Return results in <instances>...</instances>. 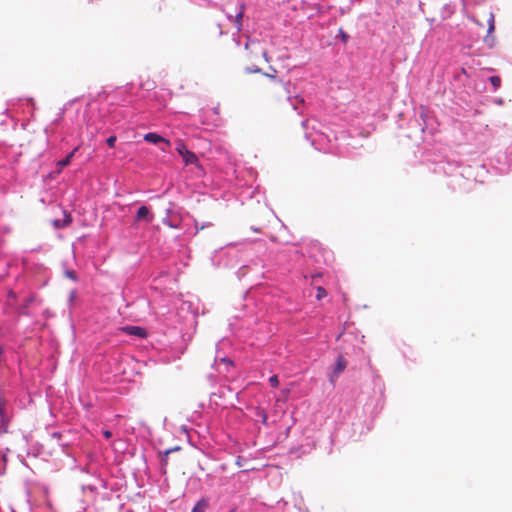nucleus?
<instances>
[{
    "label": "nucleus",
    "mask_w": 512,
    "mask_h": 512,
    "mask_svg": "<svg viewBox=\"0 0 512 512\" xmlns=\"http://www.w3.org/2000/svg\"><path fill=\"white\" fill-rule=\"evenodd\" d=\"M120 331L127 335L136 336L138 338H146L147 332L140 326H124L120 328Z\"/></svg>",
    "instance_id": "5"
},
{
    "label": "nucleus",
    "mask_w": 512,
    "mask_h": 512,
    "mask_svg": "<svg viewBox=\"0 0 512 512\" xmlns=\"http://www.w3.org/2000/svg\"><path fill=\"white\" fill-rule=\"evenodd\" d=\"M264 75L271 79V85L269 86L267 91L268 98L273 103L289 101L290 92L287 88V85L282 80L277 79V77L275 75H272V73H265Z\"/></svg>",
    "instance_id": "1"
},
{
    "label": "nucleus",
    "mask_w": 512,
    "mask_h": 512,
    "mask_svg": "<svg viewBox=\"0 0 512 512\" xmlns=\"http://www.w3.org/2000/svg\"><path fill=\"white\" fill-rule=\"evenodd\" d=\"M144 140L149 143L157 144L164 143L167 147L171 146V142L168 139L163 138L159 134L156 133H147L144 135Z\"/></svg>",
    "instance_id": "6"
},
{
    "label": "nucleus",
    "mask_w": 512,
    "mask_h": 512,
    "mask_svg": "<svg viewBox=\"0 0 512 512\" xmlns=\"http://www.w3.org/2000/svg\"><path fill=\"white\" fill-rule=\"evenodd\" d=\"M254 232H259L260 230L258 228H253Z\"/></svg>",
    "instance_id": "22"
},
{
    "label": "nucleus",
    "mask_w": 512,
    "mask_h": 512,
    "mask_svg": "<svg viewBox=\"0 0 512 512\" xmlns=\"http://www.w3.org/2000/svg\"><path fill=\"white\" fill-rule=\"evenodd\" d=\"M235 510H236V509H235V508H233V509H231L229 512H235Z\"/></svg>",
    "instance_id": "23"
},
{
    "label": "nucleus",
    "mask_w": 512,
    "mask_h": 512,
    "mask_svg": "<svg viewBox=\"0 0 512 512\" xmlns=\"http://www.w3.org/2000/svg\"><path fill=\"white\" fill-rule=\"evenodd\" d=\"M244 11H245V7L243 4H241L239 12L234 17V23L238 30H240V28H241V20L243 18Z\"/></svg>",
    "instance_id": "10"
},
{
    "label": "nucleus",
    "mask_w": 512,
    "mask_h": 512,
    "mask_svg": "<svg viewBox=\"0 0 512 512\" xmlns=\"http://www.w3.org/2000/svg\"><path fill=\"white\" fill-rule=\"evenodd\" d=\"M176 151L179 153V155L182 156L186 165L197 162L196 155L193 152L189 151L186 145L181 140L177 142Z\"/></svg>",
    "instance_id": "2"
},
{
    "label": "nucleus",
    "mask_w": 512,
    "mask_h": 512,
    "mask_svg": "<svg viewBox=\"0 0 512 512\" xmlns=\"http://www.w3.org/2000/svg\"><path fill=\"white\" fill-rule=\"evenodd\" d=\"M72 222V217L69 213H67L66 211H64V219L63 220H60V219H56L53 221V225L55 228H64L68 225H70Z\"/></svg>",
    "instance_id": "7"
},
{
    "label": "nucleus",
    "mask_w": 512,
    "mask_h": 512,
    "mask_svg": "<svg viewBox=\"0 0 512 512\" xmlns=\"http://www.w3.org/2000/svg\"><path fill=\"white\" fill-rule=\"evenodd\" d=\"M246 72L251 74V73H261V69L258 68V67H249V68H246Z\"/></svg>",
    "instance_id": "16"
},
{
    "label": "nucleus",
    "mask_w": 512,
    "mask_h": 512,
    "mask_svg": "<svg viewBox=\"0 0 512 512\" xmlns=\"http://www.w3.org/2000/svg\"><path fill=\"white\" fill-rule=\"evenodd\" d=\"M269 382L271 384V386L273 387H277L279 385V379H278V376L277 375H272L270 378H269Z\"/></svg>",
    "instance_id": "14"
},
{
    "label": "nucleus",
    "mask_w": 512,
    "mask_h": 512,
    "mask_svg": "<svg viewBox=\"0 0 512 512\" xmlns=\"http://www.w3.org/2000/svg\"><path fill=\"white\" fill-rule=\"evenodd\" d=\"M103 435H104V437H105L106 439H109V438H111L112 433H111V431H109V430H105V431L103 432Z\"/></svg>",
    "instance_id": "20"
},
{
    "label": "nucleus",
    "mask_w": 512,
    "mask_h": 512,
    "mask_svg": "<svg viewBox=\"0 0 512 512\" xmlns=\"http://www.w3.org/2000/svg\"><path fill=\"white\" fill-rule=\"evenodd\" d=\"M494 29H495L494 15L492 12H490L489 17H488V34L493 33Z\"/></svg>",
    "instance_id": "11"
},
{
    "label": "nucleus",
    "mask_w": 512,
    "mask_h": 512,
    "mask_svg": "<svg viewBox=\"0 0 512 512\" xmlns=\"http://www.w3.org/2000/svg\"><path fill=\"white\" fill-rule=\"evenodd\" d=\"M66 275H67L68 277H70L71 279L76 280V274H75V272H74V271H67V272H66Z\"/></svg>",
    "instance_id": "19"
},
{
    "label": "nucleus",
    "mask_w": 512,
    "mask_h": 512,
    "mask_svg": "<svg viewBox=\"0 0 512 512\" xmlns=\"http://www.w3.org/2000/svg\"><path fill=\"white\" fill-rule=\"evenodd\" d=\"M326 295H327V292H326V290L323 287H318L317 288L316 298L318 300H321L322 298L326 297Z\"/></svg>",
    "instance_id": "13"
},
{
    "label": "nucleus",
    "mask_w": 512,
    "mask_h": 512,
    "mask_svg": "<svg viewBox=\"0 0 512 512\" xmlns=\"http://www.w3.org/2000/svg\"><path fill=\"white\" fill-rule=\"evenodd\" d=\"M339 35L344 43L348 41L349 36L342 29H340Z\"/></svg>",
    "instance_id": "17"
},
{
    "label": "nucleus",
    "mask_w": 512,
    "mask_h": 512,
    "mask_svg": "<svg viewBox=\"0 0 512 512\" xmlns=\"http://www.w3.org/2000/svg\"><path fill=\"white\" fill-rule=\"evenodd\" d=\"M154 219V215L147 206H141L135 216L136 222L151 223Z\"/></svg>",
    "instance_id": "3"
},
{
    "label": "nucleus",
    "mask_w": 512,
    "mask_h": 512,
    "mask_svg": "<svg viewBox=\"0 0 512 512\" xmlns=\"http://www.w3.org/2000/svg\"><path fill=\"white\" fill-rule=\"evenodd\" d=\"M209 507L208 500L205 498L200 499L191 512H205Z\"/></svg>",
    "instance_id": "8"
},
{
    "label": "nucleus",
    "mask_w": 512,
    "mask_h": 512,
    "mask_svg": "<svg viewBox=\"0 0 512 512\" xmlns=\"http://www.w3.org/2000/svg\"><path fill=\"white\" fill-rule=\"evenodd\" d=\"M2 414V407H0V415Z\"/></svg>",
    "instance_id": "24"
},
{
    "label": "nucleus",
    "mask_w": 512,
    "mask_h": 512,
    "mask_svg": "<svg viewBox=\"0 0 512 512\" xmlns=\"http://www.w3.org/2000/svg\"><path fill=\"white\" fill-rule=\"evenodd\" d=\"M9 297H12V298H15V293L10 291L9 294H8Z\"/></svg>",
    "instance_id": "21"
},
{
    "label": "nucleus",
    "mask_w": 512,
    "mask_h": 512,
    "mask_svg": "<svg viewBox=\"0 0 512 512\" xmlns=\"http://www.w3.org/2000/svg\"><path fill=\"white\" fill-rule=\"evenodd\" d=\"M178 449H179V447H177V448H175V449H168V450H166V451H165V453H164V458L162 459L163 463H164V464H166L168 455H169L173 450H178Z\"/></svg>",
    "instance_id": "18"
},
{
    "label": "nucleus",
    "mask_w": 512,
    "mask_h": 512,
    "mask_svg": "<svg viewBox=\"0 0 512 512\" xmlns=\"http://www.w3.org/2000/svg\"><path fill=\"white\" fill-rule=\"evenodd\" d=\"M346 366H347L346 359L343 357V355H338V357L336 359V365L334 367V371H333L332 375L330 376L331 383H333V384L335 383L336 379L345 370Z\"/></svg>",
    "instance_id": "4"
},
{
    "label": "nucleus",
    "mask_w": 512,
    "mask_h": 512,
    "mask_svg": "<svg viewBox=\"0 0 512 512\" xmlns=\"http://www.w3.org/2000/svg\"><path fill=\"white\" fill-rule=\"evenodd\" d=\"M116 140H117L116 136L112 135V136H110V137L106 140V142H107V144H108V146H109V147L113 148V147L115 146Z\"/></svg>",
    "instance_id": "15"
},
{
    "label": "nucleus",
    "mask_w": 512,
    "mask_h": 512,
    "mask_svg": "<svg viewBox=\"0 0 512 512\" xmlns=\"http://www.w3.org/2000/svg\"><path fill=\"white\" fill-rule=\"evenodd\" d=\"M78 148H75L70 154H68L64 159L57 162V166L59 167V171L70 164L75 152Z\"/></svg>",
    "instance_id": "9"
},
{
    "label": "nucleus",
    "mask_w": 512,
    "mask_h": 512,
    "mask_svg": "<svg viewBox=\"0 0 512 512\" xmlns=\"http://www.w3.org/2000/svg\"><path fill=\"white\" fill-rule=\"evenodd\" d=\"M489 80L494 90H497L501 86V78L499 76H491Z\"/></svg>",
    "instance_id": "12"
}]
</instances>
